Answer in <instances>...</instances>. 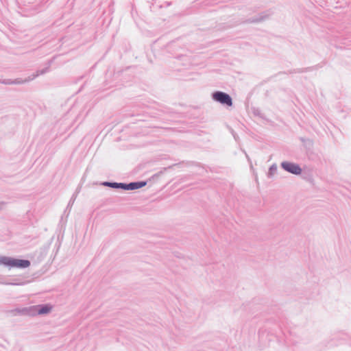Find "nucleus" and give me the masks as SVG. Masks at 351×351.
I'll return each instance as SVG.
<instances>
[{"label":"nucleus","instance_id":"obj_1","mask_svg":"<svg viewBox=\"0 0 351 351\" xmlns=\"http://www.w3.org/2000/svg\"><path fill=\"white\" fill-rule=\"evenodd\" d=\"M0 265L8 267L27 268L30 265L27 260L16 259L8 256H0Z\"/></svg>","mask_w":351,"mask_h":351},{"label":"nucleus","instance_id":"obj_2","mask_svg":"<svg viewBox=\"0 0 351 351\" xmlns=\"http://www.w3.org/2000/svg\"><path fill=\"white\" fill-rule=\"evenodd\" d=\"M51 306L49 304L36 305L29 308H24L22 311L30 315H46L51 312Z\"/></svg>","mask_w":351,"mask_h":351},{"label":"nucleus","instance_id":"obj_3","mask_svg":"<svg viewBox=\"0 0 351 351\" xmlns=\"http://www.w3.org/2000/svg\"><path fill=\"white\" fill-rule=\"evenodd\" d=\"M213 97L214 100L219 102L221 104L226 105L228 106H231L232 105V101L231 97H230L229 95L225 93L220 91L215 92V93H213Z\"/></svg>","mask_w":351,"mask_h":351},{"label":"nucleus","instance_id":"obj_4","mask_svg":"<svg viewBox=\"0 0 351 351\" xmlns=\"http://www.w3.org/2000/svg\"><path fill=\"white\" fill-rule=\"evenodd\" d=\"M282 167L286 171L294 174H300L302 171L300 167L294 163L285 162L282 163Z\"/></svg>","mask_w":351,"mask_h":351},{"label":"nucleus","instance_id":"obj_5","mask_svg":"<svg viewBox=\"0 0 351 351\" xmlns=\"http://www.w3.org/2000/svg\"><path fill=\"white\" fill-rule=\"evenodd\" d=\"M146 184H147L146 182H143V181L130 182L129 184L124 183L123 190H127V191L136 190V189H138L145 186L146 185Z\"/></svg>","mask_w":351,"mask_h":351},{"label":"nucleus","instance_id":"obj_6","mask_svg":"<svg viewBox=\"0 0 351 351\" xmlns=\"http://www.w3.org/2000/svg\"><path fill=\"white\" fill-rule=\"evenodd\" d=\"M102 185L111 187L113 189H123L124 183H118V182H104L102 183Z\"/></svg>","mask_w":351,"mask_h":351},{"label":"nucleus","instance_id":"obj_7","mask_svg":"<svg viewBox=\"0 0 351 351\" xmlns=\"http://www.w3.org/2000/svg\"><path fill=\"white\" fill-rule=\"evenodd\" d=\"M0 284L11 285H21V283H12V282H0Z\"/></svg>","mask_w":351,"mask_h":351}]
</instances>
